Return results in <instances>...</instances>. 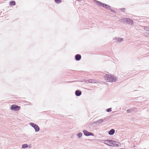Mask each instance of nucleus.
Segmentation results:
<instances>
[{
	"mask_svg": "<svg viewBox=\"0 0 149 149\" xmlns=\"http://www.w3.org/2000/svg\"><path fill=\"white\" fill-rule=\"evenodd\" d=\"M116 79L117 78L115 76L109 74H106V79L109 82H115Z\"/></svg>",
	"mask_w": 149,
	"mask_h": 149,
	"instance_id": "nucleus-1",
	"label": "nucleus"
},
{
	"mask_svg": "<svg viewBox=\"0 0 149 149\" xmlns=\"http://www.w3.org/2000/svg\"><path fill=\"white\" fill-rule=\"evenodd\" d=\"M94 2H95L97 4L99 5L100 6L102 7L109 10H111V11H113V10L111 9V6L108 5L103 3L95 0H94Z\"/></svg>",
	"mask_w": 149,
	"mask_h": 149,
	"instance_id": "nucleus-2",
	"label": "nucleus"
},
{
	"mask_svg": "<svg viewBox=\"0 0 149 149\" xmlns=\"http://www.w3.org/2000/svg\"><path fill=\"white\" fill-rule=\"evenodd\" d=\"M20 108V107L15 104L11 105L10 107V109L12 111H17L19 110Z\"/></svg>",
	"mask_w": 149,
	"mask_h": 149,
	"instance_id": "nucleus-3",
	"label": "nucleus"
},
{
	"mask_svg": "<svg viewBox=\"0 0 149 149\" xmlns=\"http://www.w3.org/2000/svg\"><path fill=\"white\" fill-rule=\"evenodd\" d=\"M30 125L33 127L35 130H39L40 128L39 126L36 124H34L33 123H30Z\"/></svg>",
	"mask_w": 149,
	"mask_h": 149,
	"instance_id": "nucleus-4",
	"label": "nucleus"
},
{
	"mask_svg": "<svg viewBox=\"0 0 149 149\" xmlns=\"http://www.w3.org/2000/svg\"><path fill=\"white\" fill-rule=\"evenodd\" d=\"M84 134L86 136H94V134L91 132H88V131H83Z\"/></svg>",
	"mask_w": 149,
	"mask_h": 149,
	"instance_id": "nucleus-5",
	"label": "nucleus"
},
{
	"mask_svg": "<svg viewBox=\"0 0 149 149\" xmlns=\"http://www.w3.org/2000/svg\"><path fill=\"white\" fill-rule=\"evenodd\" d=\"M103 121V120L102 119H100L98 120L97 121H95L93 122L92 124H95L96 125H98L102 123Z\"/></svg>",
	"mask_w": 149,
	"mask_h": 149,
	"instance_id": "nucleus-6",
	"label": "nucleus"
},
{
	"mask_svg": "<svg viewBox=\"0 0 149 149\" xmlns=\"http://www.w3.org/2000/svg\"><path fill=\"white\" fill-rule=\"evenodd\" d=\"M112 142V146L117 147L119 146V143L118 142L113 140Z\"/></svg>",
	"mask_w": 149,
	"mask_h": 149,
	"instance_id": "nucleus-7",
	"label": "nucleus"
},
{
	"mask_svg": "<svg viewBox=\"0 0 149 149\" xmlns=\"http://www.w3.org/2000/svg\"><path fill=\"white\" fill-rule=\"evenodd\" d=\"M81 56L79 54H77L75 56V59L77 61H79L81 59Z\"/></svg>",
	"mask_w": 149,
	"mask_h": 149,
	"instance_id": "nucleus-8",
	"label": "nucleus"
},
{
	"mask_svg": "<svg viewBox=\"0 0 149 149\" xmlns=\"http://www.w3.org/2000/svg\"><path fill=\"white\" fill-rule=\"evenodd\" d=\"M75 94L76 96H79L81 94V92L80 90H76L75 91Z\"/></svg>",
	"mask_w": 149,
	"mask_h": 149,
	"instance_id": "nucleus-9",
	"label": "nucleus"
},
{
	"mask_svg": "<svg viewBox=\"0 0 149 149\" xmlns=\"http://www.w3.org/2000/svg\"><path fill=\"white\" fill-rule=\"evenodd\" d=\"M127 23L128 24L132 25L133 24V21L130 18H128L127 21Z\"/></svg>",
	"mask_w": 149,
	"mask_h": 149,
	"instance_id": "nucleus-10",
	"label": "nucleus"
},
{
	"mask_svg": "<svg viewBox=\"0 0 149 149\" xmlns=\"http://www.w3.org/2000/svg\"><path fill=\"white\" fill-rule=\"evenodd\" d=\"M127 19L128 18H124L121 19L120 21L121 22L127 23Z\"/></svg>",
	"mask_w": 149,
	"mask_h": 149,
	"instance_id": "nucleus-11",
	"label": "nucleus"
},
{
	"mask_svg": "<svg viewBox=\"0 0 149 149\" xmlns=\"http://www.w3.org/2000/svg\"><path fill=\"white\" fill-rule=\"evenodd\" d=\"M15 2L14 1H10L9 3L10 6H11L15 5Z\"/></svg>",
	"mask_w": 149,
	"mask_h": 149,
	"instance_id": "nucleus-12",
	"label": "nucleus"
},
{
	"mask_svg": "<svg viewBox=\"0 0 149 149\" xmlns=\"http://www.w3.org/2000/svg\"><path fill=\"white\" fill-rule=\"evenodd\" d=\"M28 145L27 144H23L22 146V148H25L28 147Z\"/></svg>",
	"mask_w": 149,
	"mask_h": 149,
	"instance_id": "nucleus-13",
	"label": "nucleus"
},
{
	"mask_svg": "<svg viewBox=\"0 0 149 149\" xmlns=\"http://www.w3.org/2000/svg\"><path fill=\"white\" fill-rule=\"evenodd\" d=\"M115 131H109L108 134L110 135H113L115 133Z\"/></svg>",
	"mask_w": 149,
	"mask_h": 149,
	"instance_id": "nucleus-14",
	"label": "nucleus"
},
{
	"mask_svg": "<svg viewBox=\"0 0 149 149\" xmlns=\"http://www.w3.org/2000/svg\"><path fill=\"white\" fill-rule=\"evenodd\" d=\"M109 140H105L104 141V143L108 146V143L109 142Z\"/></svg>",
	"mask_w": 149,
	"mask_h": 149,
	"instance_id": "nucleus-15",
	"label": "nucleus"
},
{
	"mask_svg": "<svg viewBox=\"0 0 149 149\" xmlns=\"http://www.w3.org/2000/svg\"><path fill=\"white\" fill-rule=\"evenodd\" d=\"M117 41L119 42H121L123 41V39L122 38H119L117 39Z\"/></svg>",
	"mask_w": 149,
	"mask_h": 149,
	"instance_id": "nucleus-16",
	"label": "nucleus"
},
{
	"mask_svg": "<svg viewBox=\"0 0 149 149\" xmlns=\"http://www.w3.org/2000/svg\"><path fill=\"white\" fill-rule=\"evenodd\" d=\"M113 140H109V142L108 143V146H112V141Z\"/></svg>",
	"mask_w": 149,
	"mask_h": 149,
	"instance_id": "nucleus-17",
	"label": "nucleus"
},
{
	"mask_svg": "<svg viewBox=\"0 0 149 149\" xmlns=\"http://www.w3.org/2000/svg\"><path fill=\"white\" fill-rule=\"evenodd\" d=\"M131 109L132 112L134 111H136L137 109V108H136L134 107H132V108H131Z\"/></svg>",
	"mask_w": 149,
	"mask_h": 149,
	"instance_id": "nucleus-18",
	"label": "nucleus"
},
{
	"mask_svg": "<svg viewBox=\"0 0 149 149\" xmlns=\"http://www.w3.org/2000/svg\"><path fill=\"white\" fill-rule=\"evenodd\" d=\"M82 133L81 132L77 134V136L79 138L81 137L82 136Z\"/></svg>",
	"mask_w": 149,
	"mask_h": 149,
	"instance_id": "nucleus-19",
	"label": "nucleus"
},
{
	"mask_svg": "<svg viewBox=\"0 0 149 149\" xmlns=\"http://www.w3.org/2000/svg\"><path fill=\"white\" fill-rule=\"evenodd\" d=\"M111 108H109V109H106V111L107 112H110L111 111Z\"/></svg>",
	"mask_w": 149,
	"mask_h": 149,
	"instance_id": "nucleus-20",
	"label": "nucleus"
},
{
	"mask_svg": "<svg viewBox=\"0 0 149 149\" xmlns=\"http://www.w3.org/2000/svg\"><path fill=\"white\" fill-rule=\"evenodd\" d=\"M127 113H132L131 109H127Z\"/></svg>",
	"mask_w": 149,
	"mask_h": 149,
	"instance_id": "nucleus-21",
	"label": "nucleus"
},
{
	"mask_svg": "<svg viewBox=\"0 0 149 149\" xmlns=\"http://www.w3.org/2000/svg\"><path fill=\"white\" fill-rule=\"evenodd\" d=\"M61 0H55V2L57 3H59L61 2Z\"/></svg>",
	"mask_w": 149,
	"mask_h": 149,
	"instance_id": "nucleus-22",
	"label": "nucleus"
},
{
	"mask_svg": "<svg viewBox=\"0 0 149 149\" xmlns=\"http://www.w3.org/2000/svg\"><path fill=\"white\" fill-rule=\"evenodd\" d=\"M144 29L147 31H149V29L148 28L145 27L144 28Z\"/></svg>",
	"mask_w": 149,
	"mask_h": 149,
	"instance_id": "nucleus-23",
	"label": "nucleus"
},
{
	"mask_svg": "<svg viewBox=\"0 0 149 149\" xmlns=\"http://www.w3.org/2000/svg\"><path fill=\"white\" fill-rule=\"evenodd\" d=\"M92 79H89L88 80V82L90 83H91Z\"/></svg>",
	"mask_w": 149,
	"mask_h": 149,
	"instance_id": "nucleus-24",
	"label": "nucleus"
},
{
	"mask_svg": "<svg viewBox=\"0 0 149 149\" xmlns=\"http://www.w3.org/2000/svg\"><path fill=\"white\" fill-rule=\"evenodd\" d=\"M96 82L95 81V80H92V83H95Z\"/></svg>",
	"mask_w": 149,
	"mask_h": 149,
	"instance_id": "nucleus-25",
	"label": "nucleus"
},
{
	"mask_svg": "<svg viewBox=\"0 0 149 149\" xmlns=\"http://www.w3.org/2000/svg\"><path fill=\"white\" fill-rule=\"evenodd\" d=\"M120 10L123 12H124L125 11V9L124 8H122L120 9Z\"/></svg>",
	"mask_w": 149,
	"mask_h": 149,
	"instance_id": "nucleus-26",
	"label": "nucleus"
},
{
	"mask_svg": "<svg viewBox=\"0 0 149 149\" xmlns=\"http://www.w3.org/2000/svg\"><path fill=\"white\" fill-rule=\"evenodd\" d=\"M117 38L116 37H115L114 38V40H117Z\"/></svg>",
	"mask_w": 149,
	"mask_h": 149,
	"instance_id": "nucleus-27",
	"label": "nucleus"
},
{
	"mask_svg": "<svg viewBox=\"0 0 149 149\" xmlns=\"http://www.w3.org/2000/svg\"><path fill=\"white\" fill-rule=\"evenodd\" d=\"M147 36H149V33H148L147 34Z\"/></svg>",
	"mask_w": 149,
	"mask_h": 149,
	"instance_id": "nucleus-28",
	"label": "nucleus"
},
{
	"mask_svg": "<svg viewBox=\"0 0 149 149\" xmlns=\"http://www.w3.org/2000/svg\"><path fill=\"white\" fill-rule=\"evenodd\" d=\"M110 130H115L113 129H111Z\"/></svg>",
	"mask_w": 149,
	"mask_h": 149,
	"instance_id": "nucleus-29",
	"label": "nucleus"
},
{
	"mask_svg": "<svg viewBox=\"0 0 149 149\" xmlns=\"http://www.w3.org/2000/svg\"><path fill=\"white\" fill-rule=\"evenodd\" d=\"M31 147V146H29V148H30Z\"/></svg>",
	"mask_w": 149,
	"mask_h": 149,
	"instance_id": "nucleus-30",
	"label": "nucleus"
},
{
	"mask_svg": "<svg viewBox=\"0 0 149 149\" xmlns=\"http://www.w3.org/2000/svg\"><path fill=\"white\" fill-rule=\"evenodd\" d=\"M39 131H35L36 132H38Z\"/></svg>",
	"mask_w": 149,
	"mask_h": 149,
	"instance_id": "nucleus-31",
	"label": "nucleus"
},
{
	"mask_svg": "<svg viewBox=\"0 0 149 149\" xmlns=\"http://www.w3.org/2000/svg\"><path fill=\"white\" fill-rule=\"evenodd\" d=\"M120 149H124V148H121Z\"/></svg>",
	"mask_w": 149,
	"mask_h": 149,
	"instance_id": "nucleus-32",
	"label": "nucleus"
}]
</instances>
